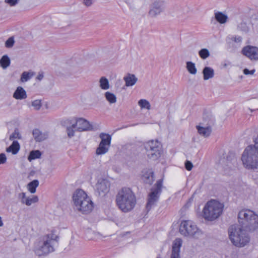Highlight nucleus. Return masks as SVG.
Listing matches in <instances>:
<instances>
[{"label": "nucleus", "instance_id": "f257e3e1", "mask_svg": "<svg viewBox=\"0 0 258 258\" xmlns=\"http://www.w3.org/2000/svg\"><path fill=\"white\" fill-rule=\"evenodd\" d=\"M59 237L52 230L50 233L39 238L34 243L33 251L39 256H46L54 251L55 244L58 243Z\"/></svg>", "mask_w": 258, "mask_h": 258}, {"label": "nucleus", "instance_id": "f03ea898", "mask_svg": "<svg viewBox=\"0 0 258 258\" xmlns=\"http://www.w3.org/2000/svg\"><path fill=\"white\" fill-rule=\"evenodd\" d=\"M116 202L121 211L127 213L135 207L136 204V198L130 188L124 187L116 195Z\"/></svg>", "mask_w": 258, "mask_h": 258}, {"label": "nucleus", "instance_id": "7ed1b4c3", "mask_svg": "<svg viewBox=\"0 0 258 258\" xmlns=\"http://www.w3.org/2000/svg\"><path fill=\"white\" fill-rule=\"evenodd\" d=\"M253 142L254 145L248 146L241 156L242 163L248 169L258 168V135Z\"/></svg>", "mask_w": 258, "mask_h": 258}, {"label": "nucleus", "instance_id": "20e7f679", "mask_svg": "<svg viewBox=\"0 0 258 258\" xmlns=\"http://www.w3.org/2000/svg\"><path fill=\"white\" fill-rule=\"evenodd\" d=\"M248 232V229L236 224L231 225L228 229L231 242L238 247H244L249 243L250 237Z\"/></svg>", "mask_w": 258, "mask_h": 258}, {"label": "nucleus", "instance_id": "39448f33", "mask_svg": "<svg viewBox=\"0 0 258 258\" xmlns=\"http://www.w3.org/2000/svg\"><path fill=\"white\" fill-rule=\"evenodd\" d=\"M73 199L76 208L82 214H87L93 210V203L91 198L82 189H77Z\"/></svg>", "mask_w": 258, "mask_h": 258}, {"label": "nucleus", "instance_id": "423d86ee", "mask_svg": "<svg viewBox=\"0 0 258 258\" xmlns=\"http://www.w3.org/2000/svg\"><path fill=\"white\" fill-rule=\"evenodd\" d=\"M239 226L249 231H253L258 228V216L249 210H242L238 214Z\"/></svg>", "mask_w": 258, "mask_h": 258}, {"label": "nucleus", "instance_id": "0eeeda50", "mask_svg": "<svg viewBox=\"0 0 258 258\" xmlns=\"http://www.w3.org/2000/svg\"><path fill=\"white\" fill-rule=\"evenodd\" d=\"M223 209V204L216 200H211L204 207L203 216L206 220L213 221L221 215Z\"/></svg>", "mask_w": 258, "mask_h": 258}, {"label": "nucleus", "instance_id": "6e6552de", "mask_svg": "<svg viewBox=\"0 0 258 258\" xmlns=\"http://www.w3.org/2000/svg\"><path fill=\"white\" fill-rule=\"evenodd\" d=\"M179 231L184 236L196 239H200L203 236V232L194 222L190 220L183 221L181 223Z\"/></svg>", "mask_w": 258, "mask_h": 258}, {"label": "nucleus", "instance_id": "1a4fd4ad", "mask_svg": "<svg viewBox=\"0 0 258 258\" xmlns=\"http://www.w3.org/2000/svg\"><path fill=\"white\" fill-rule=\"evenodd\" d=\"M163 180L159 179L153 187L151 189V192L148 195V201L146 204V210L147 212L156 205L160 195L162 192Z\"/></svg>", "mask_w": 258, "mask_h": 258}, {"label": "nucleus", "instance_id": "9d476101", "mask_svg": "<svg viewBox=\"0 0 258 258\" xmlns=\"http://www.w3.org/2000/svg\"><path fill=\"white\" fill-rule=\"evenodd\" d=\"M144 147L149 159L155 161L160 157L162 145L158 140H150L144 144Z\"/></svg>", "mask_w": 258, "mask_h": 258}, {"label": "nucleus", "instance_id": "9b49d317", "mask_svg": "<svg viewBox=\"0 0 258 258\" xmlns=\"http://www.w3.org/2000/svg\"><path fill=\"white\" fill-rule=\"evenodd\" d=\"M99 137L101 139V142L96 149V154L97 155L104 154L108 152L110 146L111 136L108 134L101 133Z\"/></svg>", "mask_w": 258, "mask_h": 258}, {"label": "nucleus", "instance_id": "f8f14e48", "mask_svg": "<svg viewBox=\"0 0 258 258\" xmlns=\"http://www.w3.org/2000/svg\"><path fill=\"white\" fill-rule=\"evenodd\" d=\"M241 53L251 60H258V48L256 46L247 45L242 48Z\"/></svg>", "mask_w": 258, "mask_h": 258}, {"label": "nucleus", "instance_id": "ddd939ff", "mask_svg": "<svg viewBox=\"0 0 258 258\" xmlns=\"http://www.w3.org/2000/svg\"><path fill=\"white\" fill-rule=\"evenodd\" d=\"M109 183L105 179H100L96 184V191L100 196H104L109 190Z\"/></svg>", "mask_w": 258, "mask_h": 258}, {"label": "nucleus", "instance_id": "4468645a", "mask_svg": "<svg viewBox=\"0 0 258 258\" xmlns=\"http://www.w3.org/2000/svg\"><path fill=\"white\" fill-rule=\"evenodd\" d=\"M75 124L77 126V130L78 132L89 131L92 129V126L89 122L82 118L77 119Z\"/></svg>", "mask_w": 258, "mask_h": 258}, {"label": "nucleus", "instance_id": "2eb2a0df", "mask_svg": "<svg viewBox=\"0 0 258 258\" xmlns=\"http://www.w3.org/2000/svg\"><path fill=\"white\" fill-rule=\"evenodd\" d=\"M182 243V240L180 238H176L174 240L170 258H180V251Z\"/></svg>", "mask_w": 258, "mask_h": 258}, {"label": "nucleus", "instance_id": "dca6fc26", "mask_svg": "<svg viewBox=\"0 0 258 258\" xmlns=\"http://www.w3.org/2000/svg\"><path fill=\"white\" fill-rule=\"evenodd\" d=\"M19 197L21 200V202L23 204H25L28 206L36 203L38 202V197L37 196H31V197H26L25 192L19 194Z\"/></svg>", "mask_w": 258, "mask_h": 258}, {"label": "nucleus", "instance_id": "f3484780", "mask_svg": "<svg viewBox=\"0 0 258 258\" xmlns=\"http://www.w3.org/2000/svg\"><path fill=\"white\" fill-rule=\"evenodd\" d=\"M143 179L144 181L150 185L154 181V172L151 169H146L143 171Z\"/></svg>", "mask_w": 258, "mask_h": 258}, {"label": "nucleus", "instance_id": "a211bd4d", "mask_svg": "<svg viewBox=\"0 0 258 258\" xmlns=\"http://www.w3.org/2000/svg\"><path fill=\"white\" fill-rule=\"evenodd\" d=\"M162 11L163 8L161 5L158 2H155L149 12V15L151 17H155L159 15Z\"/></svg>", "mask_w": 258, "mask_h": 258}, {"label": "nucleus", "instance_id": "6ab92c4d", "mask_svg": "<svg viewBox=\"0 0 258 258\" xmlns=\"http://www.w3.org/2000/svg\"><path fill=\"white\" fill-rule=\"evenodd\" d=\"M123 80L125 82V86L127 87L134 86L137 82L138 78L134 74H127L124 77Z\"/></svg>", "mask_w": 258, "mask_h": 258}, {"label": "nucleus", "instance_id": "aec40b11", "mask_svg": "<svg viewBox=\"0 0 258 258\" xmlns=\"http://www.w3.org/2000/svg\"><path fill=\"white\" fill-rule=\"evenodd\" d=\"M196 127L199 134L205 137H209L212 132V128L210 125L204 127L199 125Z\"/></svg>", "mask_w": 258, "mask_h": 258}, {"label": "nucleus", "instance_id": "412c9836", "mask_svg": "<svg viewBox=\"0 0 258 258\" xmlns=\"http://www.w3.org/2000/svg\"><path fill=\"white\" fill-rule=\"evenodd\" d=\"M33 136L36 141L41 142L47 138L48 134L47 133H42L38 129H34L33 131Z\"/></svg>", "mask_w": 258, "mask_h": 258}, {"label": "nucleus", "instance_id": "4be33fe9", "mask_svg": "<svg viewBox=\"0 0 258 258\" xmlns=\"http://www.w3.org/2000/svg\"><path fill=\"white\" fill-rule=\"evenodd\" d=\"M16 135V130L10 137V140L13 141L12 144L6 149L8 153H12L13 155L16 154V141L14 140Z\"/></svg>", "mask_w": 258, "mask_h": 258}, {"label": "nucleus", "instance_id": "5701e85b", "mask_svg": "<svg viewBox=\"0 0 258 258\" xmlns=\"http://www.w3.org/2000/svg\"><path fill=\"white\" fill-rule=\"evenodd\" d=\"M203 79L208 80L213 78L214 76V70L209 67H205L203 70Z\"/></svg>", "mask_w": 258, "mask_h": 258}, {"label": "nucleus", "instance_id": "b1692460", "mask_svg": "<svg viewBox=\"0 0 258 258\" xmlns=\"http://www.w3.org/2000/svg\"><path fill=\"white\" fill-rule=\"evenodd\" d=\"M11 64V59L8 55H4L0 59V67L3 69H7Z\"/></svg>", "mask_w": 258, "mask_h": 258}, {"label": "nucleus", "instance_id": "393cba45", "mask_svg": "<svg viewBox=\"0 0 258 258\" xmlns=\"http://www.w3.org/2000/svg\"><path fill=\"white\" fill-rule=\"evenodd\" d=\"M35 73L33 71L24 72L21 76L20 81L24 83L30 80L34 75Z\"/></svg>", "mask_w": 258, "mask_h": 258}, {"label": "nucleus", "instance_id": "a878e982", "mask_svg": "<svg viewBox=\"0 0 258 258\" xmlns=\"http://www.w3.org/2000/svg\"><path fill=\"white\" fill-rule=\"evenodd\" d=\"M215 19L220 24L225 23L228 19L227 15L222 12H218L215 14Z\"/></svg>", "mask_w": 258, "mask_h": 258}, {"label": "nucleus", "instance_id": "bb28decb", "mask_svg": "<svg viewBox=\"0 0 258 258\" xmlns=\"http://www.w3.org/2000/svg\"><path fill=\"white\" fill-rule=\"evenodd\" d=\"M39 185V181L37 179L30 182L27 185V188L31 194H34L36 192V188Z\"/></svg>", "mask_w": 258, "mask_h": 258}, {"label": "nucleus", "instance_id": "cd10ccee", "mask_svg": "<svg viewBox=\"0 0 258 258\" xmlns=\"http://www.w3.org/2000/svg\"><path fill=\"white\" fill-rule=\"evenodd\" d=\"M100 87L103 90H107L109 88V83L108 79L105 77H102L99 80Z\"/></svg>", "mask_w": 258, "mask_h": 258}, {"label": "nucleus", "instance_id": "c85d7f7f", "mask_svg": "<svg viewBox=\"0 0 258 258\" xmlns=\"http://www.w3.org/2000/svg\"><path fill=\"white\" fill-rule=\"evenodd\" d=\"M186 68L188 72L192 74L195 75L197 72V70L196 68L195 64L191 61H187L186 62Z\"/></svg>", "mask_w": 258, "mask_h": 258}, {"label": "nucleus", "instance_id": "c756f323", "mask_svg": "<svg viewBox=\"0 0 258 258\" xmlns=\"http://www.w3.org/2000/svg\"><path fill=\"white\" fill-rule=\"evenodd\" d=\"M106 99L110 103H115L116 102V97L112 93L106 92L104 94Z\"/></svg>", "mask_w": 258, "mask_h": 258}, {"label": "nucleus", "instance_id": "7c9ffc66", "mask_svg": "<svg viewBox=\"0 0 258 258\" xmlns=\"http://www.w3.org/2000/svg\"><path fill=\"white\" fill-rule=\"evenodd\" d=\"M27 98L25 90L22 87H17V99H24Z\"/></svg>", "mask_w": 258, "mask_h": 258}, {"label": "nucleus", "instance_id": "2f4dec72", "mask_svg": "<svg viewBox=\"0 0 258 258\" xmlns=\"http://www.w3.org/2000/svg\"><path fill=\"white\" fill-rule=\"evenodd\" d=\"M41 156V153L39 150H33L30 152L28 159L29 161L35 159L40 158Z\"/></svg>", "mask_w": 258, "mask_h": 258}, {"label": "nucleus", "instance_id": "473e14b6", "mask_svg": "<svg viewBox=\"0 0 258 258\" xmlns=\"http://www.w3.org/2000/svg\"><path fill=\"white\" fill-rule=\"evenodd\" d=\"M77 131V126L75 123L73 124L71 126H68L67 128V132L68 137L71 138L74 136L75 132Z\"/></svg>", "mask_w": 258, "mask_h": 258}, {"label": "nucleus", "instance_id": "72a5a7b5", "mask_svg": "<svg viewBox=\"0 0 258 258\" xmlns=\"http://www.w3.org/2000/svg\"><path fill=\"white\" fill-rule=\"evenodd\" d=\"M138 104L141 108H146L148 110L150 109V104L149 102L146 99H140L138 102Z\"/></svg>", "mask_w": 258, "mask_h": 258}, {"label": "nucleus", "instance_id": "f704fd0d", "mask_svg": "<svg viewBox=\"0 0 258 258\" xmlns=\"http://www.w3.org/2000/svg\"><path fill=\"white\" fill-rule=\"evenodd\" d=\"M200 56L203 59H206L210 56V52L206 48H203L199 52Z\"/></svg>", "mask_w": 258, "mask_h": 258}, {"label": "nucleus", "instance_id": "c9c22d12", "mask_svg": "<svg viewBox=\"0 0 258 258\" xmlns=\"http://www.w3.org/2000/svg\"><path fill=\"white\" fill-rule=\"evenodd\" d=\"M238 29L243 32H247L248 31V27L245 22H242L237 26Z\"/></svg>", "mask_w": 258, "mask_h": 258}, {"label": "nucleus", "instance_id": "e433bc0d", "mask_svg": "<svg viewBox=\"0 0 258 258\" xmlns=\"http://www.w3.org/2000/svg\"><path fill=\"white\" fill-rule=\"evenodd\" d=\"M14 37L13 36L11 37L6 41L5 46L8 48H11L14 45Z\"/></svg>", "mask_w": 258, "mask_h": 258}, {"label": "nucleus", "instance_id": "4c0bfd02", "mask_svg": "<svg viewBox=\"0 0 258 258\" xmlns=\"http://www.w3.org/2000/svg\"><path fill=\"white\" fill-rule=\"evenodd\" d=\"M32 105L36 110L40 109L42 104L40 100H35L32 102Z\"/></svg>", "mask_w": 258, "mask_h": 258}, {"label": "nucleus", "instance_id": "58836bf2", "mask_svg": "<svg viewBox=\"0 0 258 258\" xmlns=\"http://www.w3.org/2000/svg\"><path fill=\"white\" fill-rule=\"evenodd\" d=\"M7 157L5 153L0 154V165L5 164L7 161Z\"/></svg>", "mask_w": 258, "mask_h": 258}, {"label": "nucleus", "instance_id": "ea45409f", "mask_svg": "<svg viewBox=\"0 0 258 258\" xmlns=\"http://www.w3.org/2000/svg\"><path fill=\"white\" fill-rule=\"evenodd\" d=\"M185 167L187 170L190 171L193 167L192 163L190 161H186L185 162Z\"/></svg>", "mask_w": 258, "mask_h": 258}, {"label": "nucleus", "instance_id": "a19ab883", "mask_svg": "<svg viewBox=\"0 0 258 258\" xmlns=\"http://www.w3.org/2000/svg\"><path fill=\"white\" fill-rule=\"evenodd\" d=\"M255 72V70H252L251 71H249L248 69H244L243 70V73L246 75H253L254 74V73Z\"/></svg>", "mask_w": 258, "mask_h": 258}, {"label": "nucleus", "instance_id": "79ce46f5", "mask_svg": "<svg viewBox=\"0 0 258 258\" xmlns=\"http://www.w3.org/2000/svg\"><path fill=\"white\" fill-rule=\"evenodd\" d=\"M5 2L10 6H14L16 4V0H5Z\"/></svg>", "mask_w": 258, "mask_h": 258}, {"label": "nucleus", "instance_id": "37998d69", "mask_svg": "<svg viewBox=\"0 0 258 258\" xmlns=\"http://www.w3.org/2000/svg\"><path fill=\"white\" fill-rule=\"evenodd\" d=\"M232 40H233L235 42L239 43V42H240L241 41L242 38L240 36L235 37H233L232 39Z\"/></svg>", "mask_w": 258, "mask_h": 258}, {"label": "nucleus", "instance_id": "c03bdc74", "mask_svg": "<svg viewBox=\"0 0 258 258\" xmlns=\"http://www.w3.org/2000/svg\"><path fill=\"white\" fill-rule=\"evenodd\" d=\"M83 3L87 7L90 6L92 4L91 0H84Z\"/></svg>", "mask_w": 258, "mask_h": 258}, {"label": "nucleus", "instance_id": "a18cd8bd", "mask_svg": "<svg viewBox=\"0 0 258 258\" xmlns=\"http://www.w3.org/2000/svg\"><path fill=\"white\" fill-rule=\"evenodd\" d=\"M43 77H44L43 73H39V74L37 76L36 80H37L38 81H41V80H42L43 79Z\"/></svg>", "mask_w": 258, "mask_h": 258}, {"label": "nucleus", "instance_id": "49530a36", "mask_svg": "<svg viewBox=\"0 0 258 258\" xmlns=\"http://www.w3.org/2000/svg\"><path fill=\"white\" fill-rule=\"evenodd\" d=\"M3 225H4V224H3V221H2V219L1 217L0 216V227L3 226Z\"/></svg>", "mask_w": 258, "mask_h": 258}, {"label": "nucleus", "instance_id": "de8ad7c7", "mask_svg": "<svg viewBox=\"0 0 258 258\" xmlns=\"http://www.w3.org/2000/svg\"><path fill=\"white\" fill-rule=\"evenodd\" d=\"M20 145H19V144L18 143V142H17V153H18V151H19V150H20Z\"/></svg>", "mask_w": 258, "mask_h": 258}, {"label": "nucleus", "instance_id": "09e8293b", "mask_svg": "<svg viewBox=\"0 0 258 258\" xmlns=\"http://www.w3.org/2000/svg\"><path fill=\"white\" fill-rule=\"evenodd\" d=\"M16 96H17V94H16V90L14 92V94H13V97L15 99H16Z\"/></svg>", "mask_w": 258, "mask_h": 258}, {"label": "nucleus", "instance_id": "8fccbe9b", "mask_svg": "<svg viewBox=\"0 0 258 258\" xmlns=\"http://www.w3.org/2000/svg\"><path fill=\"white\" fill-rule=\"evenodd\" d=\"M21 138V136L19 135L18 133H17V139H19Z\"/></svg>", "mask_w": 258, "mask_h": 258}, {"label": "nucleus", "instance_id": "3c124183", "mask_svg": "<svg viewBox=\"0 0 258 258\" xmlns=\"http://www.w3.org/2000/svg\"><path fill=\"white\" fill-rule=\"evenodd\" d=\"M130 233V232H126L125 233V234H128V233Z\"/></svg>", "mask_w": 258, "mask_h": 258}, {"label": "nucleus", "instance_id": "603ef678", "mask_svg": "<svg viewBox=\"0 0 258 258\" xmlns=\"http://www.w3.org/2000/svg\"><path fill=\"white\" fill-rule=\"evenodd\" d=\"M228 166H229L230 168H231V166L230 165H228Z\"/></svg>", "mask_w": 258, "mask_h": 258}, {"label": "nucleus", "instance_id": "864d4df0", "mask_svg": "<svg viewBox=\"0 0 258 258\" xmlns=\"http://www.w3.org/2000/svg\"><path fill=\"white\" fill-rule=\"evenodd\" d=\"M157 258H161L160 257H157Z\"/></svg>", "mask_w": 258, "mask_h": 258}, {"label": "nucleus", "instance_id": "5fc2aeb1", "mask_svg": "<svg viewBox=\"0 0 258 258\" xmlns=\"http://www.w3.org/2000/svg\"><path fill=\"white\" fill-rule=\"evenodd\" d=\"M17 3H18V1H19V0H17Z\"/></svg>", "mask_w": 258, "mask_h": 258}]
</instances>
